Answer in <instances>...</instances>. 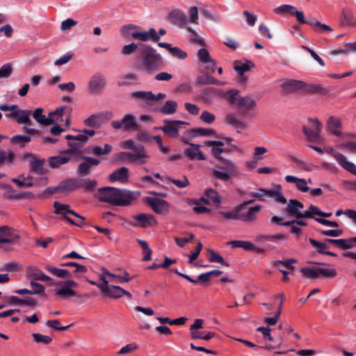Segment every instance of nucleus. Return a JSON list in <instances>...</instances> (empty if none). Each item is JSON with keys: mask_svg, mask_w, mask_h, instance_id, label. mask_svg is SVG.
Wrapping results in <instances>:
<instances>
[{"mask_svg": "<svg viewBox=\"0 0 356 356\" xmlns=\"http://www.w3.org/2000/svg\"><path fill=\"white\" fill-rule=\"evenodd\" d=\"M99 277L104 284L99 286L100 291L104 296L110 298H120L122 296H126L129 298H131L132 296L129 292L123 289L122 287L116 285L109 284L111 282L120 284L127 283L131 280L129 274L124 271L122 275L110 273L107 269L103 268L102 273L99 274Z\"/></svg>", "mask_w": 356, "mask_h": 356, "instance_id": "obj_1", "label": "nucleus"}, {"mask_svg": "<svg viewBox=\"0 0 356 356\" xmlns=\"http://www.w3.org/2000/svg\"><path fill=\"white\" fill-rule=\"evenodd\" d=\"M140 193L128 190H120L113 187L99 189L97 197L101 202L116 206H127L138 199Z\"/></svg>", "mask_w": 356, "mask_h": 356, "instance_id": "obj_2", "label": "nucleus"}, {"mask_svg": "<svg viewBox=\"0 0 356 356\" xmlns=\"http://www.w3.org/2000/svg\"><path fill=\"white\" fill-rule=\"evenodd\" d=\"M163 64L161 56L154 49L145 46L141 55L140 63L137 67L143 72L152 74L159 70Z\"/></svg>", "mask_w": 356, "mask_h": 356, "instance_id": "obj_3", "label": "nucleus"}, {"mask_svg": "<svg viewBox=\"0 0 356 356\" xmlns=\"http://www.w3.org/2000/svg\"><path fill=\"white\" fill-rule=\"evenodd\" d=\"M120 31L124 38H132L142 42H156L160 39V35L153 28L150 29L149 31H143L138 26L128 24L122 26Z\"/></svg>", "mask_w": 356, "mask_h": 356, "instance_id": "obj_4", "label": "nucleus"}, {"mask_svg": "<svg viewBox=\"0 0 356 356\" xmlns=\"http://www.w3.org/2000/svg\"><path fill=\"white\" fill-rule=\"evenodd\" d=\"M250 195L259 201H264L267 198L273 197L277 202L286 204V199L284 197L280 185H276L273 188L266 190L259 188L250 193Z\"/></svg>", "mask_w": 356, "mask_h": 356, "instance_id": "obj_5", "label": "nucleus"}, {"mask_svg": "<svg viewBox=\"0 0 356 356\" xmlns=\"http://www.w3.org/2000/svg\"><path fill=\"white\" fill-rule=\"evenodd\" d=\"M253 202V200L245 201L237 206L238 220L245 222H252L257 219V215L261 211L262 207L261 205L248 207V204Z\"/></svg>", "mask_w": 356, "mask_h": 356, "instance_id": "obj_6", "label": "nucleus"}, {"mask_svg": "<svg viewBox=\"0 0 356 356\" xmlns=\"http://www.w3.org/2000/svg\"><path fill=\"white\" fill-rule=\"evenodd\" d=\"M118 158L120 160L126 161L132 163L143 165L146 163L150 156L143 146H140L136 152H122L119 154Z\"/></svg>", "mask_w": 356, "mask_h": 356, "instance_id": "obj_7", "label": "nucleus"}, {"mask_svg": "<svg viewBox=\"0 0 356 356\" xmlns=\"http://www.w3.org/2000/svg\"><path fill=\"white\" fill-rule=\"evenodd\" d=\"M131 96L137 99L141 100L146 107L154 111L156 110L154 108L156 103L166 97L164 93L154 95L151 91L133 92Z\"/></svg>", "mask_w": 356, "mask_h": 356, "instance_id": "obj_8", "label": "nucleus"}, {"mask_svg": "<svg viewBox=\"0 0 356 356\" xmlns=\"http://www.w3.org/2000/svg\"><path fill=\"white\" fill-rule=\"evenodd\" d=\"M77 286L78 284L72 280L59 281L55 285V295L63 299L74 297L76 293L72 289Z\"/></svg>", "mask_w": 356, "mask_h": 356, "instance_id": "obj_9", "label": "nucleus"}, {"mask_svg": "<svg viewBox=\"0 0 356 356\" xmlns=\"http://www.w3.org/2000/svg\"><path fill=\"white\" fill-rule=\"evenodd\" d=\"M72 113V108L69 106H62L49 114L50 124L59 123L63 121L65 118V125L68 127L70 125V116Z\"/></svg>", "mask_w": 356, "mask_h": 356, "instance_id": "obj_10", "label": "nucleus"}, {"mask_svg": "<svg viewBox=\"0 0 356 356\" xmlns=\"http://www.w3.org/2000/svg\"><path fill=\"white\" fill-rule=\"evenodd\" d=\"M223 170L217 169L212 170V176L222 181H227L230 177L237 172V167L235 163L230 160H223L222 165L220 167Z\"/></svg>", "mask_w": 356, "mask_h": 356, "instance_id": "obj_11", "label": "nucleus"}, {"mask_svg": "<svg viewBox=\"0 0 356 356\" xmlns=\"http://www.w3.org/2000/svg\"><path fill=\"white\" fill-rule=\"evenodd\" d=\"M106 86V79L100 73H95L88 82V92L90 95L101 93Z\"/></svg>", "mask_w": 356, "mask_h": 356, "instance_id": "obj_12", "label": "nucleus"}, {"mask_svg": "<svg viewBox=\"0 0 356 356\" xmlns=\"http://www.w3.org/2000/svg\"><path fill=\"white\" fill-rule=\"evenodd\" d=\"M65 138L68 140V146L70 147V152L74 156H78L81 154L80 149L87 143L88 136L81 133L76 136L67 135Z\"/></svg>", "mask_w": 356, "mask_h": 356, "instance_id": "obj_13", "label": "nucleus"}, {"mask_svg": "<svg viewBox=\"0 0 356 356\" xmlns=\"http://www.w3.org/2000/svg\"><path fill=\"white\" fill-rule=\"evenodd\" d=\"M308 120L311 124L312 129L303 127V132L309 140L318 142L321 140L320 133L323 125L317 118H309Z\"/></svg>", "mask_w": 356, "mask_h": 356, "instance_id": "obj_14", "label": "nucleus"}, {"mask_svg": "<svg viewBox=\"0 0 356 356\" xmlns=\"http://www.w3.org/2000/svg\"><path fill=\"white\" fill-rule=\"evenodd\" d=\"M111 125L115 129L124 131L135 130L138 127L136 117L131 114L124 115L121 120L113 121Z\"/></svg>", "mask_w": 356, "mask_h": 356, "instance_id": "obj_15", "label": "nucleus"}, {"mask_svg": "<svg viewBox=\"0 0 356 356\" xmlns=\"http://www.w3.org/2000/svg\"><path fill=\"white\" fill-rule=\"evenodd\" d=\"M186 123L184 121L180 120H165L164 125L157 128L158 129L162 130L165 135L170 137L176 138L182 128L185 127Z\"/></svg>", "mask_w": 356, "mask_h": 356, "instance_id": "obj_16", "label": "nucleus"}, {"mask_svg": "<svg viewBox=\"0 0 356 356\" xmlns=\"http://www.w3.org/2000/svg\"><path fill=\"white\" fill-rule=\"evenodd\" d=\"M188 145L184 151V155L192 161H204L207 159L206 156L200 149V145L198 144L185 142Z\"/></svg>", "mask_w": 356, "mask_h": 356, "instance_id": "obj_17", "label": "nucleus"}, {"mask_svg": "<svg viewBox=\"0 0 356 356\" xmlns=\"http://www.w3.org/2000/svg\"><path fill=\"white\" fill-rule=\"evenodd\" d=\"M254 65L251 61L243 62L241 60H236L234 63V69L237 72L238 82L240 84H244L248 80V76L245 73L254 67Z\"/></svg>", "mask_w": 356, "mask_h": 356, "instance_id": "obj_18", "label": "nucleus"}, {"mask_svg": "<svg viewBox=\"0 0 356 356\" xmlns=\"http://www.w3.org/2000/svg\"><path fill=\"white\" fill-rule=\"evenodd\" d=\"M13 182L19 187L29 188L34 186L42 185L44 186L47 184V179L46 177H41L40 180L33 179L31 175L26 177H19L17 178L13 179Z\"/></svg>", "mask_w": 356, "mask_h": 356, "instance_id": "obj_19", "label": "nucleus"}, {"mask_svg": "<svg viewBox=\"0 0 356 356\" xmlns=\"http://www.w3.org/2000/svg\"><path fill=\"white\" fill-rule=\"evenodd\" d=\"M147 202L153 211L158 214L165 215L169 211V204L164 200L156 197H147Z\"/></svg>", "mask_w": 356, "mask_h": 356, "instance_id": "obj_20", "label": "nucleus"}, {"mask_svg": "<svg viewBox=\"0 0 356 356\" xmlns=\"http://www.w3.org/2000/svg\"><path fill=\"white\" fill-rule=\"evenodd\" d=\"M224 122L226 124L234 128L238 133H241L248 127L247 122L241 120L232 113H229L225 116Z\"/></svg>", "mask_w": 356, "mask_h": 356, "instance_id": "obj_21", "label": "nucleus"}, {"mask_svg": "<svg viewBox=\"0 0 356 356\" xmlns=\"http://www.w3.org/2000/svg\"><path fill=\"white\" fill-rule=\"evenodd\" d=\"M303 207L304 206L300 202L296 200H290L285 209V212L289 216L298 219L303 218V212H301Z\"/></svg>", "mask_w": 356, "mask_h": 356, "instance_id": "obj_22", "label": "nucleus"}, {"mask_svg": "<svg viewBox=\"0 0 356 356\" xmlns=\"http://www.w3.org/2000/svg\"><path fill=\"white\" fill-rule=\"evenodd\" d=\"M197 57L200 63L207 65L206 67L214 72L215 61L212 59L209 51L205 48L200 49L197 52Z\"/></svg>", "mask_w": 356, "mask_h": 356, "instance_id": "obj_23", "label": "nucleus"}, {"mask_svg": "<svg viewBox=\"0 0 356 356\" xmlns=\"http://www.w3.org/2000/svg\"><path fill=\"white\" fill-rule=\"evenodd\" d=\"M138 224H134L135 226H140L143 227H154L158 223L155 218L150 214L140 213L133 216Z\"/></svg>", "mask_w": 356, "mask_h": 356, "instance_id": "obj_24", "label": "nucleus"}, {"mask_svg": "<svg viewBox=\"0 0 356 356\" xmlns=\"http://www.w3.org/2000/svg\"><path fill=\"white\" fill-rule=\"evenodd\" d=\"M74 155L69 150L65 151L60 154L49 158V163L52 168H58L67 163Z\"/></svg>", "mask_w": 356, "mask_h": 356, "instance_id": "obj_25", "label": "nucleus"}, {"mask_svg": "<svg viewBox=\"0 0 356 356\" xmlns=\"http://www.w3.org/2000/svg\"><path fill=\"white\" fill-rule=\"evenodd\" d=\"M305 83L300 81L289 80L282 84V89L285 92L292 93L305 89Z\"/></svg>", "mask_w": 356, "mask_h": 356, "instance_id": "obj_26", "label": "nucleus"}, {"mask_svg": "<svg viewBox=\"0 0 356 356\" xmlns=\"http://www.w3.org/2000/svg\"><path fill=\"white\" fill-rule=\"evenodd\" d=\"M18 236L7 226L0 227V244L14 243L17 241Z\"/></svg>", "mask_w": 356, "mask_h": 356, "instance_id": "obj_27", "label": "nucleus"}, {"mask_svg": "<svg viewBox=\"0 0 356 356\" xmlns=\"http://www.w3.org/2000/svg\"><path fill=\"white\" fill-rule=\"evenodd\" d=\"M296 262L297 261L295 259H290L284 261L277 260L273 262L272 266L279 269V270L283 274V280L286 282L289 281V277L288 276L289 273L285 270L282 269L281 266L285 267L288 269H292L294 268L292 266V264Z\"/></svg>", "mask_w": 356, "mask_h": 356, "instance_id": "obj_28", "label": "nucleus"}, {"mask_svg": "<svg viewBox=\"0 0 356 356\" xmlns=\"http://www.w3.org/2000/svg\"><path fill=\"white\" fill-rule=\"evenodd\" d=\"M31 111L29 110H17L8 115V117L16 118L18 124H31V120L30 115Z\"/></svg>", "mask_w": 356, "mask_h": 356, "instance_id": "obj_29", "label": "nucleus"}, {"mask_svg": "<svg viewBox=\"0 0 356 356\" xmlns=\"http://www.w3.org/2000/svg\"><path fill=\"white\" fill-rule=\"evenodd\" d=\"M285 180L288 183L294 184L297 190L302 193H307L309 191V188L307 186V181L305 179L298 178L292 175H286Z\"/></svg>", "mask_w": 356, "mask_h": 356, "instance_id": "obj_30", "label": "nucleus"}, {"mask_svg": "<svg viewBox=\"0 0 356 356\" xmlns=\"http://www.w3.org/2000/svg\"><path fill=\"white\" fill-rule=\"evenodd\" d=\"M257 107L255 99L249 96H241L236 108L241 109L243 112L252 111Z\"/></svg>", "mask_w": 356, "mask_h": 356, "instance_id": "obj_31", "label": "nucleus"}, {"mask_svg": "<svg viewBox=\"0 0 356 356\" xmlns=\"http://www.w3.org/2000/svg\"><path fill=\"white\" fill-rule=\"evenodd\" d=\"M27 276L31 280L50 281L51 279L35 266H30L27 268Z\"/></svg>", "mask_w": 356, "mask_h": 356, "instance_id": "obj_32", "label": "nucleus"}, {"mask_svg": "<svg viewBox=\"0 0 356 356\" xmlns=\"http://www.w3.org/2000/svg\"><path fill=\"white\" fill-rule=\"evenodd\" d=\"M334 159L343 169L356 175V165L353 162L348 161L343 154L341 153L335 154Z\"/></svg>", "mask_w": 356, "mask_h": 356, "instance_id": "obj_33", "label": "nucleus"}, {"mask_svg": "<svg viewBox=\"0 0 356 356\" xmlns=\"http://www.w3.org/2000/svg\"><path fill=\"white\" fill-rule=\"evenodd\" d=\"M326 125L327 130L334 136H340L341 135L340 131L341 122L340 119L331 116L328 118Z\"/></svg>", "mask_w": 356, "mask_h": 356, "instance_id": "obj_34", "label": "nucleus"}, {"mask_svg": "<svg viewBox=\"0 0 356 356\" xmlns=\"http://www.w3.org/2000/svg\"><path fill=\"white\" fill-rule=\"evenodd\" d=\"M129 177V170L126 167H122L115 170L109 175V180L111 181H119L121 182H126Z\"/></svg>", "mask_w": 356, "mask_h": 356, "instance_id": "obj_35", "label": "nucleus"}, {"mask_svg": "<svg viewBox=\"0 0 356 356\" xmlns=\"http://www.w3.org/2000/svg\"><path fill=\"white\" fill-rule=\"evenodd\" d=\"M241 95L236 89H230L223 94V99L229 104L236 107Z\"/></svg>", "mask_w": 356, "mask_h": 356, "instance_id": "obj_36", "label": "nucleus"}, {"mask_svg": "<svg viewBox=\"0 0 356 356\" xmlns=\"http://www.w3.org/2000/svg\"><path fill=\"white\" fill-rule=\"evenodd\" d=\"M241 95L236 89H230L223 94V99L229 104L236 107Z\"/></svg>", "mask_w": 356, "mask_h": 356, "instance_id": "obj_37", "label": "nucleus"}, {"mask_svg": "<svg viewBox=\"0 0 356 356\" xmlns=\"http://www.w3.org/2000/svg\"><path fill=\"white\" fill-rule=\"evenodd\" d=\"M79 188V179H72L62 181L58 188L62 192H71Z\"/></svg>", "mask_w": 356, "mask_h": 356, "instance_id": "obj_38", "label": "nucleus"}, {"mask_svg": "<svg viewBox=\"0 0 356 356\" xmlns=\"http://www.w3.org/2000/svg\"><path fill=\"white\" fill-rule=\"evenodd\" d=\"M104 114L97 113L90 115L84 120L83 123L86 126L95 127L99 126L103 120Z\"/></svg>", "mask_w": 356, "mask_h": 356, "instance_id": "obj_39", "label": "nucleus"}, {"mask_svg": "<svg viewBox=\"0 0 356 356\" xmlns=\"http://www.w3.org/2000/svg\"><path fill=\"white\" fill-rule=\"evenodd\" d=\"M177 104L175 101H167L162 106L157 110L164 115H172L177 111Z\"/></svg>", "mask_w": 356, "mask_h": 356, "instance_id": "obj_40", "label": "nucleus"}, {"mask_svg": "<svg viewBox=\"0 0 356 356\" xmlns=\"http://www.w3.org/2000/svg\"><path fill=\"white\" fill-rule=\"evenodd\" d=\"M228 244L231 245L232 248H241L247 251H251V249L254 248V244L249 241H231L228 242Z\"/></svg>", "mask_w": 356, "mask_h": 356, "instance_id": "obj_41", "label": "nucleus"}, {"mask_svg": "<svg viewBox=\"0 0 356 356\" xmlns=\"http://www.w3.org/2000/svg\"><path fill=\"white\" fill-rule=\"evenodd\" d=\"M43 109L42 108H36L33 113L34 119L42 125H49V117H46L42 114Z\"/></svg>", "mask_w": 356, "mask_h": 356, "instance_id": "obj_42", "label": "nucleus"}, {"mask_svg": "<svg viewBox=\"0 0 356 356\" xmlns=\"http://www.w3.org/2000/svg\"><path fill=\"white\" fill-rule=\"evenodd\" d=\"M340 21L343 25L354 26L355 24L352 12L345 9L341 12Z\"/></svg>", "mask_w": 356, "mask_h": 356, "instance_id": "obj_43", "label": "nucleus"}, {"mask_svg": "<svg viewBox=\"0 0 356 356\" xmlns=\"http://www.w3.org/2000/svg\"><path fill=\"white\" fill-rule=\"evenodd\" d=\"M8 302L11 305H35V301L31 299H20L16 296H10L8 298Z\"/></svg>", "mask_w": 356, "mask_h": 356, "instance_id": "obj_44", "label": "nucleus"}, {"mask_svg": "<svg viewBox=\"0 0 356 356\" xmlns=\"http://www.w3.org/2000/svg\"><path fill=\"white\" fill-rule=\"evenodd\" d=\"M97 181L90 179H79V188L86 191H92L97 186Z\"/></svg>", "mask_w": 356, "mask_h": 356, "instance_id": "obj_45", "label": "nucleus"}, {"mask_svg": "<svg viewBox=\"0 0 356 356\" xmlns=\"http://www.w3.org/2000/svg\"><path fill=\"white\" fill-rule=\"evenodd\" d=\"M46 269L52 275L58 277L67 278L70 275V272L66 269L57 268L53 266H47Z\"/></svg>", "mask_w": 356, "mask_h": 356, "instance_id": "obj_46", "label": "nucleus"}, {"mask_svg": "<svg viewBox=\"0 0 356 356\" xmlns=\"http://www.w3.org/2000/svg\"><path fill=\"white\" fill-rule=\"evenodd\" d=\"M308 24L312 26L317 33H323L325 32H332L333 29L331 26L322 24L319 22H309Z\"/></svg>", "mask_w": 356, "mask_h": 356, "instance_id": "obj_47", "label": "nucleus"}, {"mask_svg": "<svg viewBox=\"0 0 356 356\" xmlns=\"http://www.w3.org/2000/svg\"><path fill=\"white\" fill-rule=\"evenodd\" d=\"M300 272L308 278L316 279L319 277L318 267H305L301 268Z\"/></svg>", "mask_w": 356, "mask_h": 356, "instance_id": "obj_48", "label": "nucleus"}, {"mask_svg": "<svg viewBox=\"0 0 356 356\" xmlns=\"http://www.w3.org/2000/svg\"><path fill=\"white\" fill-rule=\"evenodd\" d=\"M259 239L280 243L282 241H284L287 239V236L282 234L275 235H264L259 236Z\"/></svg>", "mask_w": 356, "mask_h": 356, "instance_id": "obj_49", "label": "nucleus"}, {"mask_svg": "<svg viewBox=\"0 0 356 356\" xmlns=\"http://www.w3.org/2000/svg\"><path fill=\"white\" fill-rule=\"evenodd\" d=\"M31 141V138L27 136L15 135L10 139V142L15 145H19L20 147H24L25 144Z\"/></svg>", "mask_w": 356, "mask_h": 356, "instance_id": "obj_50", "label": "nucleus"}, {"mask_svg": "<svg viewBox=\"0 0 356 356\" xmlns=\"http://www.w3.org/2000/svg\"><path fill=\"white\" fill-rule=\"evenodd\" d=\"M112 150V146L109 144H105L104 147L95 146L92 148V153L96 156H105L108 155Z\"/></svg>", "mask_w": 356, "mask_h": 356, "instance_id": "obj_51", "label": "nucleus"}, {"mask_svg": "<svg viewBox=\"0 0 356 356\" xmlns=\"http://www.w3.org/2000/svg\"><path fill=\"white\" fill-rule=\"evenodd\" d=\"M205 195L209 200L210 202L218 205L220 203V197L216 191L211 188L205 191Z\"/></svg>", "mask_w": 356, "mask_h": 356, "instance_id": "obj_52", "label": "nucleus"}, {"mask_svg": "<svg viewBox=\"0 0 356 356\" xmlns=\"http://www.w3.org/2000/svg\"><path fill=\"white\" fill-rule=\"evenodd\" d=\"M55 209V213L57 214L66 216L67 213H72V210L70 209V207L67 204H63L58 202H55L54 204Z\"/></svg>", "mask_w": 356, "mask_h": 356, "instance_id": "obj_53", "label": "nucleus"}, {"mask_svg": "<svg viewBox=\"0 0 356 356\" xmlns=\"http://www.w3.org/2000/svg\"><path fill=\"white\" fill-rule=\"evenodd\" d=\"M33 340L37 343L47 345L52 341V338L48 335H44L40 333H33L32 334Z\"/></svg>", "mask_w": 356, "mask_h": 356, "instance_id": "obj_54", "label": "nucleus"}, {"mask_svg": "<svg viewBox=\"0 0 356 356\" xmlns=\"http://www.w3.org/2000/svg\"><path fill=\"white\" fill-rule=\"evenodd\" d=\"M309 242L311 245L315 248L316 251L319 253L323 254L325 249L330 248V245L327 243V239L325 241V242L321 243L315 239L309 238Z\"/></svg>", "mask_w": 356, "mask_h": 356, "instance_id": "obj_55", "label": "nucleus"}, {"mask_svg": "<svg viewBox=\"0 0 356 356\" xmlns=\"http://www.w3.org/2000/svg\"><path fill=\"white\" fill-rule=\"evenodd\" d=\"M322 214V211L320 209L315 205H310L308 209L303 212V218H311L315 216H319Z\"/></svg>", "mask_w": 356, "mask_h": 356, "instance_id": "obj_56", "label": "nucleus"}, {"mask_svg": "<svg viewBox=\"0 0 356 356\" xmlns=\"http://www.w3.org/2000/svg\"><path fill=\"white\" fill-rule=\"evenodd\" d=\"M187 30L189 32L190 39L193 43L202 46H204L206 44L204 38L198 35V33L193 29L188 28Z\"/></svg>", "mask_w": 356, "mask_h": 356, "instance_id": "obj_57", "label": "nucleus"}, {"mask_svg": "<svg viewBox=\"0 0 356 356\" xmlns=\"http://www.w3.org/2000/svg\"><path fill=\"white\" fill-rule=\"evenodd\" d=\"M319 277H323L325 278L332 279L337 275V272L335 268H318Z\"/></svg>", "mask_w": 356, "mask_h": 356, "instance_id": "obj_58", "label": "nucleus"}, {"mask_svg": "<svg viewBox=\"0 0 356 356\" xmlns=\"http://www.w3.org/2000/svg\"><path fill=\"white\" fill-rule=\"evenodd\" d=\"M15 158V154L11 151H0V164L10 163Z\"/></svg>", "mask_w": 356, "mask_h": 356, "instance_id": "obj_59", "label": "nucleus"}, {"mask_svg": "<svg viewBox=\"0 0 356 356\" xmlns=\"http://www.w3.org/2000/svg\"><path fill=\"white\" fill-rule=\"evenodd\" d=\"M209 260L210 262H217L220 263L223 266H228V263L226 262L224 259L218 253L213 250L209 251Z\"/></svg>", "mask_w": 356, "mask_h": 356, "instance_id": "obj_60", "label": "nucleus"}, {"mask_svg": "<svg viewBox=\"0 0 356 356\" xmlns=\"http://www.w3.org/2000/svg\"><path fill=\"white\" fill-rule=\"evenodd\" d=\"M218 214H220L221 216H222L224 218L227 220H238L237 206L233 210L231 211H218Z\"/></svg>", "mask_w": 356, "mask_h": 356, "instance_id": "obj_61", "label": "nucleus"}, {"mask_svg": "<svg viewBox=\"0 0 356 356\" xmlns=\"http://www.w3.org/2000/svg\"><path fill=\"white\" fill-rule=\"evenodd\" d=\"M198 18H199V15H198L197 8L195 6L191 7L188 9V21L191 23L197 24H198Z\"/></svg>", "mask_w": 356, "mask_h": 356, "instance_id": "obj_62", "label": "nucleus"}, {"mask_svg": "<svg viewBox=\"0 0 356 356\" xmlns=\"http://www.w3.org/2000/svg\"><path fill=\"white\" fill-rule=\"evenodd\" d=\"M138 348V346L136 343H134V342L130 343L127 344L126 346H123L122 348H121L120 350L118 351V354H119V355L129 354V353H131L135 351Z\"/></svg>", "mask_w": 356, "mask_h": 356, "instance_id": "obj_63", "label": "nucleus"}, {"mask_svg": "<svg viewBox=\"0 0 356 356\" xmlns=\"http://www.w3.org/2000/svg\"><path fill=\"white\" fill-rule=\"evenodd\" d=\"M138 48V44L132 42L131 44L124 45L121 51L122 55L127 56L134 54Z\"/></svg>", "mask_w": 356, "mask_h": 356, "instance_id": "obj_64", "label": "nucleus"}]
</instances>
